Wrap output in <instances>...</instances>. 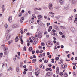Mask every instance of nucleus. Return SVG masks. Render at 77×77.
Segmentation results:
<instances>
[{
    "label": "nucleus",
    "instance_id": "obj_21",
    "mask_svg": "<svg viewBox=\"0 0 77 77\" xmlns=\"http://www.w3.org/2000/svg\"><path fill=\"white\" fill-rule=\"evenodd\" d=\"M48 44L49 45H47V47H50V45H51L52 44L50 42H48Z\"/></svg>",
    "mask_w": 77,
    "mask_h": 77
},
{
    "label": "nucleus",
    "instance_id": "obj_9",
    "mask_svg": "<svg viewBox=\"0 0 77 77\" xmlns=\"http://www.w3.org/2000/svg\"><path fill=\"white\" fill-rule=\"evenodd\" d=\"M59 68L58 67H57L56 68V74H59Z\"/></svg>",
    "mask_w": 77,
    "mask_h": 77
},
{
    "label": "nucleus",
    "instance_id": "obj_23",
    "mask_svg": "<svg viewBox=\"0 0 77 77\" xmlns=\"http://www.w3.org/2000/svg\"><path fill=\"white\" fill-rule=\"evenodd\" d=\"M12 42H13V40H10L8 42V45L11 44V43H12Z\"/></svg>",
    "mask_w": 77,
    "mask_h": 77
},
{
    "label": "nucleus",
    "instance_id": "obj_20",
    "mask_svg": "<svg viewBox=\"0 0 77 77\" xmlns=\"http://www.w3.org/2000/svg\"><path fill=\"white\" fill-rule=\"evenodd\" d=\"M40 67L41 68H45V66H43V65L42 64L40 66Z\"/></svg>",
    "mask_w": 77,
    "mask_h": 77
},
{
    "label": "nucleus",
    "instance_id": "obj_59",
    "mask_svg": "<svg viewBox=\"0 0 77 77\" xmlns=\"http://www.w3.org/2000/svg\"><path fill=\"white\" fill-rule=\"evenodd\" d=\"M21 16V13H20L19 14V17H20Z\"/></svg>",
    "mask_w": 77,
    "mask_h": 77
},
{
    "label": "nucleus",
    "instance_id": "obj_48",
    "mask_svg": "<svg viewBox=\"0 0 77 77\" xmlns=\"http://www.w3.org/2000/svg\"><path fill=\"white\" fill-rule=\"evenodd\" d=\"M70 56H71V54H69L67 55V57H68V58H70Z\"/></svg>",
    "mask_w": 77,
    "mask_h": 77
},
{
    "label": "nucleus",
    "instance_id": "obj_37",
    "mask_svg": "<svg viewBox=\"0 0 77 77\" xmlns=\"http://www.w3.org/2000/svg\"><path fill=\"white\" fill-rule=\"evenodd\" d=\"M64 77H68V74H67V73H65L64 74Z\"/></svg>",
    "mask_w": 77,
    "mask_h": 77
},
{
    "label": "nucleus",
    "instance_id": "obj_1",
    "mask_svg": "<svg viewBox=\"0 0 77 77\" xmlns=\"http://www.w3.org/2000/svg\"><path fill=\"white\" fill-rule=\"evenodd\" d=\"M34 38V37H31L29 38V39L30 40V42H33L34 44H36L37 41H38V39L35 38L33 39Z\"/></svg>",
    "mask_w": 77,
    "mask_h": 77
},
{
    "label": "nucleus",
    "instance_id": "obj_22",
    "mask_svg": "<svg viewBox=\"0 0 77 77\" xmlns=\"http://www.w3.org/2000/svg\"><path fill=\"white\" fill-rule=\"evenodd\" d=\"M72 4H75V3H76V1H75L73 0L72 1Z\"/></svg>",
    "mask_w": 77,
    "mask_h": 77
},
{
    "label": "nucleus",
    "instance_id": "obj_58",
    "mask_svg": "<svg viewBox=\"0 0 77 77\" xmlns=\"http://www.w3.org/2000/svg\"><path fill=\"white\" fill-rule=\"evenodd\" d=\"M41 45L42 46H44V43H41Z\"/></svg>",
    "mask_w": 77,
    "mask_h": 77
},
{
    "label": "nucleus",
    "instance_id": "obj_56",
    "mask_svg": "<svg viewBox=\"0 0 77 77\" xmlns=\"http://www.w3.org/2000/svg\"><path fill=\"white\" fill-rule=\"evenodd\" d=\"M47 56H49V55H50V53H49V52H47Z\"/></svg>",
    "mask_w": 77,
    "mask_h": 77
},
{
    "label": "nucleus",
    "instance_id": "obj_15",
    "mask_svg": "<svg viewBox=\"0 0 77 77\" xmlns=\"http://www.w3.org/2000/svg\"><path fill=\"white\" fill-rule=\"evenodd\" d=\"M71 30L72 32H75V28L74 27H72L71 28Z\"/></svg>",
    "mask_w": 77,
    "mask_h": 77
},
{
    "label": "nucleus",
    "instance_id": "obj_42",
    "mask_svg": "<svg viewBox=\"0 0 77 77\" xmlns=\"http://www.w3.org/2000/svg\"><path fill=\"white\" fill-rule=\"evenodd\" d=\"M16 71L17 72H18V71H19V68L18 67L16 68Z\"/></svg>",
    "mask_w": 77,
    "mask_h": 77
},
{
    "label": "nucleus",
    "instance_id": "obj_16",
    "mask_svg": "<svg viewBox=\"0 0 77 77\" xmlns=\"http://www.w3.org/2000/svg\"><path fill=\"white\" fill-rule=\"evenodd\" d=\"M20 32L21 34H22V35H23V33H24V30H23V29H21L20 30Z\"/></svg>",
    "mask_w": 77,
    "mask_h": 77
},
{
    "label": "nucleus",
    "instance_id": "obj_25",
    "mask_svg": "<svg viewBox=\"0 0 77 77\" xmlns=\"http://www.w3.org/2000/svg\"><path fill=\"white\" fill-rule=\"evenodd\" d=\"M18 36H16V38L15 39V42H17V41H18Z\"/></svg>",
    "mask_w": 77,
    "mask_h": 77
},
{
    "label": "nucleus",
    "instance_id": "obj_13",
    "mask_svg": "<svg viewBox=\"0 0 77 77\" xmlns=\"http://www.w3.org/2000/svg\"><path fill=\"white\" fill-rule=\"evenodd\" d=\"M51 34L54 36H57V34L55 32H51Z\"/></svg>",
    "mask_w": 77,
    "mask_h": 77
},
{
    "label": "nucleus",
    "instance_id": "obj_45",
    "mask_svg": "<svg viewBox=\"0 0 77 77\" xmlns=\"http://www.w3.org/2000/svg\"><path fill=\"white\" fill-rule=\"evenodd\" d=\"M35 9H37V10H41V8H35Z\"/></svg>",
    "mask_w": 77,
    "mask_h": 77
},
{
    "label": "nucleus",
    "instance_id": "obj_3",
    "mask_svg": "<svg viewBox=\"0 0 77 77\" xmlns=\"http://www.w3.org/2000/svg\"><path fill=\"white\" fill-rule=\"evenodd\" d=\"M61 66L63 69H65V68H66L67 67V65L65 63L62 64Z\"/></svg>",
    "mask_w": 77,
    "mask_h": 77
},
{
    "label": "nucleus",
    "instance_id": "obj_57",
    "mask_svg": "<svg viewBox=\"0 0 77 77\" xmlns=\"http://www.w3.org/2000/svg\"><path fill=\"white\" fill-rule=\"evenodd\" d=\"M42 55L44 56H45V53H43Z\"/></svg>",
    "mask_w": 77,
    "mask_h": 77
},
{
    "label": "nucleus",
    "instance_id": "obj_31",
    "mask_svg": "<svg viewBox=\"0 0 77 77\" xmlns=\"http://www.w3.org/2000/svg\"><path fill=\"white\" fill-rule=\"evenodd\" d=\"M20 41H21V44H24V42H23V41L22 38H21Z\"/></svg>",
    "mask_w": 77,
    "mask_h": 77
},
{
    "label": "nucleus",
    "instance_id": "obj_36",
    "mask_svg": "<svg viewBox=\"0 0 77 77\" xmlns=\"http://www.w3.org/2000/svg\"><path fill=\"white\" fill-rule=\"evenodd\" d=\"M29 22H30V23L31 24V23H33V22H34V20H30Z\"/></svg>",
    "mask_w": 77,
    "mask_h": 77
},
{
    "label": "nucleus",
    "instance_id": "obj_43",
    "mask_svg": "<svg viewBox=\"0 0 77 77\" xmlns=\"http://www.w3.org/2000/svg\"><path fill=\"white\" fill-rule=\"evenodd\" d=\"M42 57V54H39L38 56V57H39V58L40 57L41 58Z\"/></svg>",
    "mask_w": 77,
    "mask_h": 77
},
{
    "label": "nucleus",
    "instance_id": "obj_40",
    "mask_svg": "<svg viewBox=\"0 0 77 77\" xmlns=\"http://www.w3.org/2000/svg\"><path fill=\"white\" fill-rule=\"evenodd\" d=\"M51 62H52V63H53L54 62V59H52L51 60Z\"/></svg>",
    "mask_w": 77,
    "mask_h": 77
},
{
    "label": "nucleus",
    "instance_id": "obj_6",
    "mask_svg": "<svg viewBox=\"0 0 77 77\" xmlns=\"http://www.w3.org/2000/svg\"><path fill=\"white\" fill-rule=\"evenodd\" d=\"M12 16H10L9 17V18H8V21L11 23V22H12Z\"/></svg>",
    "mask_w": 77,
    "mask_h": 77
},
{
    "label": "nucleus",
    "instance_id": "obj_2",
    "mask_svg": "<svg viewBox=\"0 0 77 77\" xmlns=\"http://www.w3.org/2000/svg\"><path fill=\"white\" fill-rule=\"evenodd\" d=\"M40 73V70L38 69H37L35 71V74L36 76H38Z\"/></svg>",
    "mask_w": 77,
    "mask_h": 77
},
{
    "label": "nucleus",
    "instance_id": "obj_64",
    "mask_svg": "<svg viewBox=\"0 0 77 77\" xmlns=\"http://www.w3.org/2000/svg\"><path fill=\"white\" fill-rule=\"evenodd\" d=\"M54 50H56V49H57V47H56V46H55L54 47Z\"/></svg>",
    "mask_w": 77,
    "mask_h": 77
},
{
    "label": "nucleus",
    "instance_id": "obj_50",
    "mask_svg": "<svg viewBox=\"0 0 77 77\" xmlns=\"http://www.w3.org/2000/svg\"><path fill=\"white\" fill-rule=\"evenodd\" d=\"M30 45V42H28L27 44V46H29Z\"/></svg>",
    "mask_w": 77,
    "mask_h": 77
},
{
    "label": "nucleus",
    "instance_id": "obj_26",
    "mask_svg": "<svg viewBox=\"0 0 77 77\" xmlns=\"http://www.w3.org/2000/svg\"><path fill=\"white\" fill-rule=\"evenodd\" d=\"M29 52H31L32 51V47H30L29 48Z\"/></svg>",
    "mask_w": 77,
    "mask_h": 77
},
{
    "label": "nucleus",
    "instance_id": "obj_63",
    "mask_svg": "<svg viewBox=\"0 0 77 77\" xmlns=\"http://www.w3.org/2000/svg\"><path fill=\"white\" fill-rule=\"evenodd\" d=\"M62 38H65L66 36L65 35H62Z\"/></svg>",
    "mask_w": 77,
    "mask_h": 77
},
{
    "label": "nucleus",
    "instance_id": "obj_53",
    "mask_svg": "<svg viewBox=\"0 0 77 77\" xmlns=\"http://www.w3.org/2000/svg\"><path fill=\"white\" fill-rule=\"evenodd\" d=\"M52 28H53V27H52V26H51L49 27V29H50L51 30L52 29Z\"/></svg>",
    "mask_w": 77,
    "mask_h": 77
},
{
    "label": "nucleus",
    "instance_id": "obj_61",
    "mask_svg": "<svg viewBox=\"0 0 77 77\" xmlns=\"http://www.w3.org/2000/svg\"><path fill=\"white\" fill-rule=\"evenodd\" d=\"M65 8L66 9H67L68 8V7L67 6V5H66V6H65Z\"/></svg>",
    "mask_w": 77,
    "mask_h": 77
},
{
    "label": "nucleus",
    "instance_id": "obj_27",
    "mask_svg": "<svg viewBox=\"0 0 77 77\" xmlns=\"http://www.w3.org/2000/svg\"><path fill=\"white\" fill-rule=\"evenodd\" d=\"M38 19L40 20V19L42 18V16L40 15H38Z\"/></svg>",
    "mask_w": 77,
    "mask_h": 77
},
{
    "label": "nucleus",
    "instance_id": "obj_8",
    "mask_svg": "<svg viewBox=\"0 0 77 77\" xmlns=\"http://www.w3.org/2000/svg\"><path fill=\"white\" fill-rule=\"evenodd\" d=\"M46 75L47 76H50V75H51V72H48L46 73Z\"/></svg>",
    "mask_w": 77,
    "mask_h": 77
},
{
    "label": "nucleus",
    "instance_id": "obj_51",
    "mask_svg": "<svg viewBox=\"0 0 77 77\" xmlns=\"http://www.w3.org/2000/svg\"><path fill=\"white\" fill-rule=\"evenodd\" d=\"M44 35H47V32L46 31L45 32H44Z\"/></svg>",
    "mask_w": 77,
    "mask_h": 77
},
{
    "label": "nucleus",
    "instance_id": "obj_49",
    "mask_svg": "<svg viewBox=\"0 0 77 77\" xmlns=\"http://www.w3.org/2000/svg\"><path fill=\"white\" fill-rule=\"evenodd\" d=\"M10 32V30H9V29H7V33H8Z\"/></svg>",
    "mask_w": 77,
    "mask_h": 77
},
{
    "label": "nucleus",
    "instance_id": "obj_4",
    "mask_svg": "<svg viewBox=\"0 0 77 77\" xmlns=\"http://www.w3.org/2000/svg\"><path fill=\"white\" fill-rule=\"evenodd\" d=\"M49 9H53V8H52V6H53V5H52V4H51V3H50L49 4Z\"/></svg>",
    "mask_w": 77,
    "mask_h": 77
},
{
    "label": "nucleus",
    "instance_id": "obj_39",
    "mask_svg": "<svg viewBox=\"0 0 77 77\" xmlns=\"http://www.w3.org/2000/svg\"><path fill=\"white\" fill-rule=\"evenodd\" d=\"M60 27H62V28H63V29L64 30H65V26H61Z\"/></svg>",
    "mask_w": 77,
    "mask_h": 77
},
{
    "label": "nucleus",
    "instance_id": "obj_54",
    "mask_svg": "<svg viewBox=\"0 0 77 77\" xmlns=\"http://www.w3.org/2000/svg\"><path fill=\"white\" fill-rule=\"evenodd\" d=\"M59 33L60 35H63V33H62V32L61 31H60Z\"/></svg>",
    "mask_w": 77,
    "mask_h": 77
},
{
    "label": "nucleus",
    "instance_id": "obj_30",
    "mask_svg": "<svg viewBox=\"0 0 77 77\" xmlns=\"http://www.w3.org/2000/svg\"><path fill=\"white\" fill-rule=\"evenodd\" d=\"M72 18H73V16H72V15H71V17H69V20H72Z\"/></svg>",
    "mask_w": 77,
    "mask_h": 77
},
{
    "label": "nucleus",
    "instance_id": "obj_19",
    "mask_svg": "<svg viewBox=\"0 0 77 77\" xmlns=\"http://www.w3.org/2000/svg\"><path fill=\"white\" fill-rule=\"evenodd\" d=\"M5 48V45H2L1 47V49H3Z\"/></svg>",
    "mask_w": 77,
    "mask_h": 77
},
{
    "label": "nucleus",
    "instance_id": "obj_62",
    "mask_svg": "<svg viewBox=\"0 0 77 77\" xmlns=\"http://www.w3.org/2000/svg\"><path fill=\"white\" fill-rule=\"evenodd\" d=\"M53 42H54V44H56V43L57 42H56V41L55 40H54L53 41Z\"/></svg>",
    "mask_w": 77,
    "mask_h": 77
},
{
    "label": "nucleus",
    "instance_id": "obj_5",
    "mask_svg": "<svg viewBox=\"0 0 77 77\" xmlns=\"http://www.w3.org/2000/svg\"><path fill=\"white\" fill-rule=\"evenodd\" d=\"M49 15L53 17L54 16V13H53L52 12H50L49 13Z\"/></svg>",
    "mask_w": 77,
    "mask_h": 77
},
{
    "label": "nucleus",
    "instance_id": "obj_33",
    "mask_svg": "<svg viewBox=\"0 0 77 77\" xmlns=\"http://www.w3.org/2000/svg\"><path fill=\"white\" fill-rule=\"evenodd\" d=\"M35 37H38V32H37L36 33H35Z\"/></svg>",
    "mask_w": 77,
    "mask_h": 77
},
{
    "label": "nucleus",
    "instance_id": "obj_41",
    "mask_svg": "<svg viewBox=\"0 0 77 77\" xmlns=\"http://www.w3.org/2000/svg\"><path fill=\"white\" fill-rule=\"evenodd\" d=\"M8 51L5 52L4 54L5 55H6V54H8Z\"/></svg>",
    "mask_w": 77,
    "mask_h": 77
},
{
    "label": "nucleus",
    "instance_id": "obj_52",
    "mask_svg": "<svg viewBox=\"0 0 77 77\" xmlns=\"http://www.w3.org/2000/svg\"><path fill=\"white\" fill-rule=\"evenodd\" d=\"M4 48L5 49L4 51H6V50H8V48H7L6 47H5V48Z\"/></svg>",
    "mask_w": 77,
    "mask_h": 77
},
{
    "label": "nucleus",
    "instance_id": "obj_14",
    "mask_svg": "<svg viewBox=\"0 0 77 77\" xmlns=\"http://www.w3.org/2000/svg\"><path fill=\"white\" fill-rule=\"evenodd\" d=\"M4 7H5V5H2V11L3 12H4V11H5V8H4Z\"/></svg>",
    "mask_w": 77,
    "mask_h": 77
},
{
    "label": "nucleus",
    "instance_id": "obj_11",
    "mask_svg": "<svg viewBox=\"0 0 77 77\" xmlns=\"http://www.w3.org/2000/svg\"><path fill=\"white\" fill-rule=\"evenodd\" d=\"M38 36L39 38H41L42 36V34L41 33H39L38 32Z\"/></svg>",
    "mask_w": 77,
    "mask_h": 77
},
{
    "label": "nucleus",
    "instance_id": "obj_24",
    "mask_svg": "<svg viewBox=\"0 0 77 77\" xmlns=\"http://www.w3.org/2000/svg\"><path fill=\"white\" fill-rule=\"evenodd\" d=\"M62 63H63V60L62 59L60 60V61L58 63L59 64H61Z\"/></svg>",
    "mask_w": 77,
    "mask_h": 77
},
{
    "label": "nucleus",
    "instance_id": "obj_47",
    "mask_svg": "<svg viewBox=\"0 0 77 77\" xmlns=\"http://www.w3.org/2000/svg\"><path fill=\"white\" fill-rule=\"evenodd\" d=\"M30 67L31 68L29 69V71H32V67L31 66Z\"/></svg>",
    "mask_w": 77,
    "mask_h": 77
},
{
    "label": "nucleus",
    "instance_id": "obj_29",
    "mask_svg": "<svg viewBox=\"0 0 77 77\" xmlns=\"http://www.w3.org/2000/svg\"><path fill=\"white\" fill-rule=\"evenodd\" d=\"M4 26L5 29H7L8 28V24L7 23H5V24Z\"/></svg>",
    "mask_w": 77,
    "mask_h": 77
},
{
    "label": "nucleus",
    "instance_id": "obj_7",
    "mask_svg": "<svg viewBox=\"0 0 77 77\" xmlns=\"http://www.w3.org/2000/svg\"><path fill=\"white\" fill-rule=\"evenodd\" d=\"M10 37H11V35H10L9 34L8 35L6 38V41H8V40H9V39H10Z\"/></svg>",
    "mask_w": 77,
    "mask_h": 77
},
{
    "label": "nucleus",
    "instance_id": "obj_18",
    "mask_svg": "<svg viewBox=\"0 0 77 77\" xmlns=\"http://www.w3.org/2000/svg\"><path fill=\"white\" fill-rule=\"evenodd\" d=\"M61 5H62L63 3V2H64L63 0H60L59 1Z\"/></svg>",
    "mask_w": 77,
    "mask_h": 77
},
{
    "label": "nucleus",
    "instance_id": "obj_46",
    "mask_svg": "<svg viewBox=\"0 0 77 77\" xmlns=\"http://www.w3.org/2000/svg\"><path fill=\"white\" fill-rule=\"evenodd\" d=\"M23 50L24 51H25L26 50V47L24 46L23 48Z\"/></svg>",
    "mask_w": 77,
    "mask_h": 77
},
{
    "label": "nucleus",
    "instance_id": "obj_55",
    "mask_svg": "<svg viewBox=\"0 0 77 77\" xmlns=\"http://www.w3.org/2000/svg\"><path fill=\"white\" fill-rule=\"evenodd\" d=\"M48 66H49V68H50L51 66H52V65L50 64L48 65Z\"/></svg>",
    "mask_w": 77,
    "mask_h": 77
},
{
    "label": "nucleus",
    "instance_id": "obj_34",
    "mask_svg": "<svg viewBox=\"0 0 77 77\" xmlns=\"http://www.w3.org/2000/svg\"><path fill=\"white\" fill-rule=\"evenodd\" d=\"M59 59V57H56L55 58V60L57 61V60H58Z\"/></svg>",
    "mask_w": 77,
    "mask_h": 77
},
{
    "label": "nucleus",
    "instance_id": "obj_44",
    "mask_svg": "<svg viewBox=\"0 0 77 77\" xmlns=\"http://www.w3.org/2000/svg\"><path fill=\"white\" fill-rule=\"evenodd\" d=\"M55 68H56V66H55L54 65L52 67V68L53 69H55Z\"/></svg>",
    "mask_w": 77,
    "mask_h": 77
},
{
    "label": "nucleus",
    "instance_id": "obj_60",
    "mask_svg": "<svg viewBox=\"0 0 77 77\" xmlns=\"http://www.w3.org/2000/svg\"><path fill=\"white\" fill-rule=\"evenodd\" d=\"M39 50H37L36 51V53H39Z\"/></svg>",
    "mask_w": 77,
    "mask_h": 77
},
{
    "label": "nucleus",
    "instance_id": "obj_12",
    "mask_svg": "<svg viewBox=\"0 0 77 77\" xmlns=\"http://www.w3.org/2000/svg\"><path fill=\"white\" fill-rule=\"evenodd\" d=\"M24 17H21V18L20 19V23H22L23 22V21H24Z\"/></svg>",
    "mask_w": 77,
    "mask_h": 77
},
{
    "label": "nucleus",
    "instance_id": "obj_28",
    "mask_svg": "<svg viewBox=\"0 0 77 77\" xmlns=\"http://www.w3.org/2000/svg\"><path fill=\"white\" fill-rule=\"evenodd\" d=\"M36 59H34L32 60V62L33 63H35L36 62Z\"/></svg>",
    "mask_w": 77,
    "mask_h": 77
},
{
    "label": "nucleus",
    "instance_id": "obj_10",
    "mask_svg": "<svg viewBox=\"0 0 77 77\" xmlns=\"http://www.w3.org/2000/svg\"><path fill=\"white\" fill-rule=\"evenodd\" d=\"M3 66H5L6 67H8V65L6 63H2V67H3Z\"/></svg>",
    "mask_w": 77,
    "mask_h": 77
},
{
    "label": "nucleus",
    "instance_id": "obj_38",
    "mask_svg": "<svg viewBox=\"0 0 77 77\" xmlns=\"http://www.w3.org/2000/svg\"><path fill=\"white\" fill-rule=\"evenodd\" d=\"M48 62V60H45L44 61V63H47Z\"/></svg>",
    "mask_w": 77,
    "mask_h": 77
},
{
    "label": "nucleus",
    "instance_id": "obj_32",
    "mask_svg": "<svg viewBox=\"0 0 77 77\" xmlns=\"http://www.w3.org/2000/svg\"><path fill=\"white\" fill-rule=\"evenodd\" d=\"M59 75H61V76H62V75H63V72H60V73H59Z\"/></svg>",
    "mask_w": 77,
    "mask_h": 77
},
{
    "label": "nucleus",
    "instance_id": "obj_17",
    "mask_svg": "<svg viewBox=\"0 0 77 77\" xmlns=\"http://www.w3.org/2000/svg\"><path fill=\"white\" fill-rule=\"evenodd\" d=\"M54 27L55 29H56V30H59V28H58V27L57 25L55 26Z\"/></svg>",
    "mask_w": 77,
    "mask_h": 77
},
{
    "label": "nucleus",
    "instance_id": "obj_35",
    "mask_svg": "<svg viewBox=\"0 0 77 77\" xmlns=\"http://www.w3.org/2000/svg\"><path fill=\"white\" fill-rule=\"evenodd\" d=\"M32 16L34 18H36V17L34 14H32Z\"/></svg>",
    "mask_w": 77,
    "mask_h": 77
}]
</instances>
